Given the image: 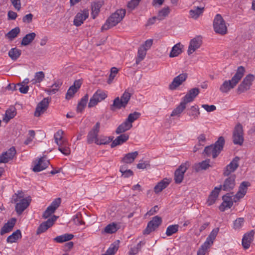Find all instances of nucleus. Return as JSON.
Masks as SVG:
<instances>
[{
	"label": "nucleus",
	"instance_id": "obj_24",
	"mask_svg": "<svg viewBox=\"0 0 255 255\" xmlns=\"http://www.w3.org/2000/svg\"><path fill=\"white\" fill-rule=\"evenodd\" d=\"M171 179L164 178L161 181L158 182L154 188V191L157 194L161 192L164 189L166 188L171 182Z\"/></svg>",
	"mask_w": 255,
	"mask_h": 255
},
{
	"label": "nucleus",
	"instance_id": "obj_18",
	"mask_svg": "<svg viewBox=\"0 0 255 255\" xmlns=\"http://www.w3.org/2000/svg\"><path fill=\"white\" fill-rule=\"evenodd\" d=\"M31 202L30 197L22 199L16 202L15 206V210L17 214L20 215L29 205Z\"/></svg>",
	"mask_w": 255,
	"mask_h": 255
},
{
	"label": "nucleus",
	"instance_id": "obj_46",
	"mask_svg": "<svg viewBox=\"0 0 255 255\" xmlns=\"http://www.w3.org/2000/svg\"><path fill=\"white\" fill-rule=\"evenodd\" d=\"M101 5L99 3H94L92 4V16L95 19L100 12Z\"/></svg>",
	"mask_w": 255,
	"mask_h": 255
},
{
	"label": "nucleus",
	"instance_id": "obj_30",
	"mask_svg": "<svg viewBox=\"0 0 255 255\" xmlns=\"http://www.w3.org/2000/svg\"><path fill=\"white\" fill-rule=\"evenodd\" d=\"M21 238L22 235L21 231L20 230L18 229L7 237L6 242L7 243L10 244L16 243L19 239H20Z\"/></svg>",
	"mask_w": 255,
	"mask_h": 255
},
{
	"label": "nucleus",
	"instance_id": "obj_7",
	"mask_svg": "<svg viewBox=\"0 0 255 255\" xmlns=\"http://www.w3.org/2000/svg\"><path fill=\"white\" fill-rule=\"evenodd\" d=\"M254 80V76L253 75L249 74L247 75L238 86L237 89L238 93L241 94L249 90Z\"/></svg>",
	"mask_w": 255,
	"mask_h": 255
},
{
	"label": "nucleus",
	"instance_id": "obj_62",
	"mask_svg": "<svg viewBox=\"0 0 255 255\" xmlns=\"http://www.w3.org/2000/svg\"><path fill=\"white\" fill-rule=\"evenodd\" d=\"M99 102L96 97H95L94 95L92 96V97L90 99V102L88 103V107L92 108L96 106Z\"/></svg>",
	"mask_w": 255,
	"mask_h": 255
},
{
	"label": "nucleus",
	"instance_id": "obj_21",
	"mask_svg": "<svg viewBox=\"0 0 255 255\" xmlns=\"http://www.w3.org/2000/svg\"><path fill=\"white\" fill-rule=\"evenodd\" d=\"M235 179L236 175L234 174L227 178L222 185V189L226 191H230L233 190L236 185Z\"/></svg>",
	"mask_w": 255,
	"mask_h": 255
},
{
	"label": "nucleus",
	"instance_id": "obj_56",
	"mask_svg": "<svg viewBox=\"0 0 255 255\" xmlns=\"http://www.w3.org/2000/svg\"><path fill=\"white\" fill-rule=\"evenodd\" d=\"M233 205V201H225L220 205L219 209L221 211L224 212L226 208H230Z\"/></svg>",
	"mask_w": 255,
	"mask_h": 255
},
{
	"label": "nucleus",
	"instance_id": "obj_40",
	"mask_svg": "<svg viewBox=\"0 0 255 255\" xmlns=\"http://www.w3.org/2000/svg\"><path fill=\"white\" fill-rule=\"evenodd\" d=\"M147 48H144L143 46H140L138 50L137 57L136 59V64H138L140 61L143 60L146 54Z\"/></svg>",
	"mask_w": 255,
	"mask_h": 255
},
{
	"label": "nucleus",
	"instance_id": "obj_55",
	"mask_svg": "<svg viewBox=\"0 0 255 255\" xmlns=\"http://www.w3.org/2000/svg\"><path fill=\"white\" fill-rule=\"evenodd\" d=\"M61 202V199L60 198H56L54 201H52L49 207H51V209L55 212V210L59 207Z\"/></svg>",
	"mask_w": 255,
	"mask_h": 255
},
{
	"label": "nucleus",
	"instance_id": "obj_39",
	"mask_svg": "<svg viewBox=\"0 0 255 255\" xmlns=\"http://www.w3.org/2000/svg\"><path fill=\"white\" fill-rule=\"evenodd\" d=\"M88 94H86L80 101L78 103L77 107V111L78 112H82L83 110L84 109L85 106L87 105V102L88 101Z\"/></svg>",
	"mask_w": 255,
	"mask_h": 255
},
{
	"label": "nucleus",
	"instance_id": "obj_11",
	"mask_svg": "<svg viewBox=\"0 0 255 255\" xmlns=\"http://www.w3.org/2000/svg\"><path fill=\"white\" fill-rule=\"evenodd\" d=\"M51 98H45L38 103L34 112V116L38 117L43 114L47 110Z\"/></svg>",
	"mask_w": 255,
	"mask_h": 255
},
{
	"label": "nucleus",
	"instance_id": "obj_22",
	"mask_svg": "<svg viewBox=\"0 0 255 255\" xmlns=\"http://www.w3.org/2000/svg\"><path fill=\"white\" fill-rule=\"evenodd\" d=\"M200 90L198 88L190 89L183 98L182 101L186 104L192 102L196 96L199 94Z\"/></svg>",
	"mask_w": 255,
	"mask_h": 255
},
{
	"label": "nucleus",
	"instance_id": "obj_34",
	"mask_svg": "<svg viewBox=\"0 0 255 255\" xmlns=\"http://www.w3.org/2000/svg\"><path fill=\"white\" fill-rule=\"evenodd\" d=\"M36 34L34 32L29 33L25 35L21 40V44L23 46L29 45L35 38Z\"/></svg>",
	"mask_w": 255,
	"mask_h": 255
},
{
	"label": "nucleus",
	"instance_id": "obj_13",
	"mask_svg": "<svg viewBox=\"0 0 255 255\" xmlns=\"http://www.w3.org/2000/svg\"><path fill=\"white\" fill-rule=\"evenodd\" d=\"M58 217L53 215L52 217L48 219L46 221L41 223L38 227L36 231V234L39 235L45 232L49 228L51 227L54 223L57 220Z\"/></svg>",
	"mask_w": 255,
	"mask_h": 255
},
{
	"label": "nucleus",
	"instance_id": "obj_9",
	"mask_svg": "<svg viewBox=\"0 0 255 255\" xmlns=\"http://www.w3.org/2000/svg\"><path fill=\"white\" fill-rule=\"evenodd\" d=\"M89 12L88 9L80 10L75 15L73 24L76 26H79L83 23L84 21L89 17Z\"/></svg>",
	"mask_w": 255,
	"mask_h": 255
},
{
	"label": "nucleus",
	"instance_id": "obj_52",
	"mask_svg": "<svg viewBox=\"0 0 255 255\" xmlns=\"http://www.w3.org/2000/svg\"><path fill=\"white\" fill-rule=\"evenodd\" d=\"M140 116V113H138L137 112H134L133 113L130 114L128 116V117L126 120L127 121V122H129V123H130L132 124V123L134 121H135L136 120H137V119H138L139 118Z\"/></svg>",
	"mask_w": 255,
	"mask_h": 255
},
{
	"label": "nucleus",
	"instance_id": "obj_53",
	"mask_svg": "<svg viewBox=\"0 0 255 255\" xmlns=\"http://www.w3.org/2000/svg\"><path fill=\"white\" fill-rule=\"evenodd\" d=\"M94 95L99 100V102L104 100L107 97L105 92L101 90H97Z\"/></svg>",
	"mask_w": 255,
	"mask_h": 255
},
{
	"label": "nucleus",
	"instance_id": "obj_42",
	"mask_svg": "<svg viewBox=\"0 0 255 255\" xmlns=\"http://www.w3.org/2000/svg\"><path fill=\"white\" fill-rule=\"evenodd\" d=\"M170 12V9L169 7H164L161 10L159 11L157 15V20L160 21L163 20L166 17Z\"/></svg>",
	"mask_w": 255,
	"mask_h": 255
},
{
	"label": "nucleus",
	"instance_id": "obj_27",
	"mask_svg": "<svg viewBox=\"0 0 255 255\" xmlns=\"http://www.w3.org/2000/svg\"><path fill=\"white\" fill-rule=\"evenodd\" d=\"M129 135L128 134L124 133L117 136L116 138L114 140L111 145V147L113 148L117 145H121L126 142L128 139Z\"/></svg>",
	"mask_w": 255,
	"mask_h": 255
},
{
	"label": "nucleus",
	"instance_id": "obj_54",
	"mask_svg": "<svg viewBox=\"0 0 255 255\" xmlns=\"http://www.w3.org/2000/svg\"><path fill=\"white\" fill-rule=\"evenodd\" d=\"M58 150L65 155H68L70 154V149L69 147L68 143H67L63 146H60L58 147Z\"/></svg>",
	"mask_w": 255,
	"mask_h": 255
},
{
	"label": "nucleus",
	"instance_id": "obj_29",
	"mask_svg": "<svg viewBox=\"0 0 255 255\" xmlns=\"http://www.w3.org/2000/svg\"><path fill=\"white\" fill-rule=\"evenodd\" d=\"M204 10V6H194L193 9L189 11V14L191 18L196 19L202 14Z\"/></svg>",
	"mask_w": 255,
	"mask_h": 255
},
{
	"label": "nucleus",
	"instance_id": "obj_36",
	"mask_svg": "<svg viewBox=\"0 0 255 255\" xmlns=\"http://www.w3.org/2000/svg\"><path fill=\"white\" fill-rule=\"evenodd\" d=\"M21 51L17 48H12L8 51V56L13 61H16L20 56Z\"/></svg>",
	"mask_w": 255,
	"mask_h": 255
},
{
	"label": "nucleus",
	"instance_id": "obj_20",
	"mask_svg": "<svg viewBox=\"0 0 255 255\" xmlns=\"http://www.w3.org/2000/svg\"><path fill=\"white\" fill-rule=\"evenodd\" d=\"M250 185V184L248 182L244 181L241 183L239 191L236 193L234 197V201L236 202L238 201L240 199L242 198L246 194L248 187Z\"/></svg>",
	"mask_w": 255,
	"mask_h": 255
},
{
	"label": "nucleus",
	"instance_id": "obj_3",
	"mask_svg": "<svg viewBox=\"0 0 255 255\" xmlns=\"http://www.w3.org/2000/svg\"><path fill=\"white\" fill-rule=\"evenodd\" d=\"M224 144V138L223 136H220L214 144L207 146L205 148L203 154L215 158L223 150Z\"/></svg>",
	"mask_w": 255,
	"mask_h": 255
},
{
	"label": "nucleus",
	"instance_id": "obj_44",
	"mask_svg": "<svg viewBox=\"0 0 255 255\" xmlns=\"http://www.w3.org/2000/svg\"><path fill=\"white\" fill-rule=\"evenodd\" d=\"M188 111H189L188 115L190 117H193L194 118H197L200 114L198 106L197 105L192 106L188 109Z\"/></svg>",
	"mask_w": 255,
	"mask_h": 255
},
{
	"label": "nucleus",
	"instance_id": "obj_6",
	"mask_svg": "<svg viewBox=\"0 0 255 255\" xmlns=\"http://www.w3.org/2000/svg\"><path fill=\"white\" fill-rule=\"evenodd\" d=\"M162 218L158 216H156L152 218L147 225L145 229L143 231L144 235H148L152 231H155L161 224Z\"/></svg>",
	"mask_w": 255,
	"mask_h": 255
},
{
	"label": "nucleus",
	"instance_id": "obj_23",
	"mask_svg": "<svg viewBox=\"0 0 255 255\" xmlns=\"http://www.w3.org/2000/svg\"><path fill=\"white\" fill-rule=\"evenodd\" d=\"M255 232L252 230L246 233L242 239V246L244 249L247 250L250 247L251 244L253 241Z\"/></svg>",
	"mask_w": 255,
	"mask_h": 255
},
{
	"label": "nucleus",
	"instance_id": "obj_57",
	"mask_svg": "<svg viewBox=\"0 0 255 255\" xmlns=\"http://www.w3.org/2000/svg\"><path fill=\"white\" fill-rule=\"evenodd\" d=\"M24 198V194L22 191H18L17 193H15L12 198V201L14 203H16Z\"/></svg>",
	"mask_w": 255,
	"mask_h": 255
},
{
	"label": "nucleus",
	"instance_id": "obj_61",
	"mask_svg": "<svg viewBox=\"0 0 255 255\" xmlns=\"http://www.w3.org/2000/svg\"><path fill=\"white\" fill-rule=\"evenodd\" d=\"M55 212L51 209L49 206L47 208L46 210L44 212L42 215V217L44 219H47L49 217Z\"/></svg>",
	"mask_w": 255,
	"mask_h": 255
},
{
	"label": "nucleus",
	"instance_id": "obj_59",
	"mask_svg": "<svg viewBox=\"0 0 255 255\" xmlns=\"http://www.w3.org/2000/svg\"><path fill=\"white\" fill-rule=\"evenodd\" d=\"M140 0H131L128 3V7L131 10L134 9L139 4Z\"/></svg>",
	"mask_w": 255,
	"mask_h": 255
},
{
	"label": "nucleus",
	"instance_id": "obj_26",
	"mask_svg": "<svg viewBox=\"0 0 255 255\" xmlns=\"http://www.w3.org/2000/svg\"><path fill=\"white\" fill-rule=\"evenodd\" d=\"M16 222V220L15 218H11L8 220L1 229V235H3L11 231L15 225Z\"/></svg>",
	"mask_w": 255,
	"mask_h": 255
},
{
	"label": "nucleus",
	"instance_id": "obj_1",
	"mask_svg": "<svg viewBox=\"0 0 255 255\" xmlns=\"http://www.w3.org/2000/svg\"><path fill=\"white\" fill-rule=\"evenodd\" d=\"M245 72V68L240 66L231 80H226L220 87V91L222 93H228L231 89L234 88L241 80Z\"/></svg>",
	"mask_w": 255,
	"mask_h": 255
},
{
	"label": "nucleus",
	"instance_id": "obj_2",
	"mask_svg": "<svg viewBox=\"0 0 255 255\" xmlns=\"http://www.w3.org/2000/svg\"><path fill=\"white\" fill-rule=\"evenodd\" d=\"M126 9H120L117 10L107 19L106 23L102 26L101 30H108L120 22L126 14Z\"/></svg>",
	"mask_w": 255,
	"mask_h": 255
},
{
	"label": "nucleus",
	"instance_id": "obj_28",
	"mask_svg": "<svg viewBox=\"0 0 255 255\" xmlns=\"http://www.w3.org/2000/svg\"><path fill=\"white\" fill-rule=\"evenodd\" d=\"M16 114V111L15 107H10L5 112V115L3 118L2 121L6 124L11 119H13Z\"/></svg>",
	"mask_w": 255,
	"mask_h": 255
},
{
	"label": "nucleus",
	"instance_id": "obj_64",
	"mask_svg": "<svg viewBox=\"0 0 255 255\" xmlns=\"http://www.w3.org/2000/svg\"><path fill=\"white\" fill-rule=\"evenodd\" d=\"M64 133V132L62 130L59 129L58 130L55 134H54V140L55 142H57V140L61 139L63 138V134Z\"/></svg>",
	"mask_w": 255,
	"mask_h": 255
},
{
	"label": "nucleus",
	"instance_id": "obj_41",
	"mask_svg": "<svg viewBox=\"0 0 255 255\" xmlns=\"http://www.w3.org/2000/svg\"><path fill=\"white\" fill-rule=\"evenodd\" d=\"M179 228L177 224L170 225L167 228L165 234L167 236H171L178 231Z\"/></svg>",
	"mask_w": 255,
	"mask_h": 255
},
{
	"label": "nucleus",
	"instance_id": "obj_48",
	"mask_svg": "<svg viewBox=\"0 0 255 255\" xmlns=\"http://www.w3.org/2000/svg\"><path fill=\"white\" fill-rule=\"evenodd\" d=\"M75 84L76 83H74V85L71 86L68 90L65 97L66 99L69 100L72 98L75 94L77 92V89L76 88Z\"/></svg>",
	"mask_w": 255,
	"mask_h": 255
},
{
	"label": "nucleus",
	"instance_id": "obj_14",
	"mask_svg": "<svg viewBox=\"0 0 255 255\" xmlns=\"http://www.w3.org/2000/svg\"><path fill=\"white\" fill-rule=\"evenodd\" d=\"M188 167L186 164H182L175 170L174 173V180L176 184L181 183L183 179L184 173L187 170Z\"/></svg>",
	"mask_w": 255,
	"mask_h": 255
},
{
	"label": "nucleus",
	"instance_id": "obj_38",
	"mask_svg": "<svg viewBox=\"0 0 255 255\" xmlns=\"http://www.w3.org/2000/svg\"><path fill=\"white\" fill-rule=\"evenodd\" d=\"M119 229V226L115 223L108 225L105 228L103 233L113 234L117 232Z\"/></svg>",
	"mask_w": 255,
	"mask_h": 255
},
{
	"label": "nucleus",
	"instance_id": "obj_58",
	"mask_svg": "<svg viewBox=\"0 0 255 255\" xmlns=\"http://www.w3.org/2000/svg\"><path fill=\"white\" fill-rule=\"evenodd\" d=\"M244 222L243 218H239L237 219L234 223V228L236 230L240 229Z\"/></svg>",
	"mask_w": 255,
	"mask_h": 255
},
{
	"label": "nucleus",
	"instance_id": "obj_50",
	"mask_svg": "<svg viewBox=\"0 0 255 255\" xmlns=\"http://www.w3.org/2000/svg\"><path fill=\"white\" fill-rule=\"evenodd\" d=\"M119 247V243L115 242L111 245L106 253L110 255H114L118 250Z\"/></svg>",
	"mask_w": 255,
	"mask_h": 255
},
{
	"label": "nucleus",
	"instance_id": "obj_35",
	"mask_svg": "<svg viewBox=\"0 0 255 255\" xmlns=\"http://www.w3.org/2000/svg\"><path fill=\"white\" fill-rule=\"evenodd\" d=\"M186 104L182 101L180 104L173 110L172 111L171 116H180V114L186 109Z\"/></svg>",
	"mask_w": 255,
	"mask_h": 255
},
{
	"label": "nucleus",
	"instance_id": "obj_8",
	"mask_svg": "<svg viewBox=\"0 0 255 255\" xmlns=\"http://www.w3.org/2000/svg\"><path fill=\"white\" fill-rule=\"evenodd\" d=\"M233 142L235 144L242 145L244 142L243 127L238 124L235 128L233 132Z\"/></svg>",
	"mask_w": 255,
	"mask_h": 255
},
{
	"label": "nucleus",
	"instance_id": "obj_43",
	"mask_svg": "<svg viewBox=\"0 0 255 255\" xmlns=\"http://www.w3.org/2000/svg\"><path fill=\"white\" fill-rule=\"evenodd\" d=\"M20 32V28L18 27H16L12 29L8 33L5 34V36L10 40H12L16 37Z\"/></svg>",
	"mask_w": 255,
	"mask_h": 255
},
{
	"label": "nucleus",
	"instance_id": "obj_32",
	"mask_svg": "<svg viewBox=\"0 0 255 255\" xmlns=\"http://www.w3.org/2000/svg\"><path fill=\"white\" fill-rule=\"evenodd\" d=\"M183 46L180 43H178L175 44L171 49V51L169 54L170 57H175L178 56L182 52V49Z\"/></svg>",
	"mask_w": 255,
	"mask_h": 255
},
{
	"label": "nucleus",
	"instance_id": "obj_60",
	"mask_svg": "<svg viewBox=\"0 0 255 255\" xmlns=\"http://www.w3.org/2000/svg\"><path fill=\"white\" fill-rule=\"evenodd\" d=\"M33 15L32 13L26 14L22 17V22L25 23H30L32 22Z\"/></svg>",
	"mask_w": 255,
	"mask_h": 255
},
{
	"label": "nucleus",
	"instance_id": "obj_19",
	"mask_svg": "<svg viewBox=\"0 0 255 255\" xmlns=\"http://www.w3.org/2000/svg\"><path fill=\"white\" fill-rule=\"evenodd\" d=\"M49 164V161L46 160L45 157L43 156L39 158L37 161L35 162V165L32 170L35 172H40L46 169Z\"/></svg>",
	"mask_w": 255,
	"mask_h": 255
},
{
	"label": "nucleus",
	"instance_id": "obj_4",
	"mask_svg": "<svg viewBox=\"0 0 255 255\" xmlns=\"http://www.w3.org/2000/svg\"><path fill=\"white\" fill-rule=\"evenodd\" d=\"M131 96V94L129 92V90H126L122 96L121 99L118 97L114 99L113 104L111 105V109L113 110L114 108L118 109L125 108L128 103Z\"/></svg>",
	"mask_w": 255,
	"mask_h": 255
},
{
	"label": "nucleus",
	"instance_id": "obj_12",
	"mask_svg": "<svg viewBox=\"0 0 255 255\" xmlns=\"http://www.w3.org/2000/svg\"><path fill=\"white\" fill-rule=\"evenodd\" d=\"M100 123L97 122L92 129L89 132L87 135V143L91 144L93 142L96 143L98 140V135L100 131Z\"/></svg>",
	"mask_w": 255,
	"mask_h": 255
},
{
	"label": "nucleus",
	"instance_id": "obj_63",
	"mask_svg": "<svg viewBox=\"0 0 255 255\" xmlns=\"http://www.w3.org/2000/svg\"><path fill=\"white\" fill-rule=\"evenodd\" d=\"M219 231V229L218 228L213 229V231L209 235V236L207 237L208 238V240L210 239L214 241Z\"/></svg>",
	"mask_w": 255,
	"mask_h": 255
},
{
	"label": "nucleus",
	"instance_id": "obj_17",
	"mask_svg": "<svg viewBox=\"0 0 255 255\" xmlns=\"http://www.w3.org/2000/svg\"><path fill=\"white\" fill-rule=\"evenodd\" d=\"M240 158L235 157L233 160L228 164L224 169L223 175L225 176H229L232 172H234L239 167V161Z\"/></svg>",
	"mask_w": 255,
	"mask_h": 255
},
{
	"label": "nucleus",
	"instance_id": "obj_45",
	"mask_svg": "<svg viewBox=\"0 0 255 255\" xmlns=\"http://www.w3.org/2000/svg\"><path fill=\"white\" fill-rule=\"evenodd\" d=\"M113 137L111 136L107 137L104 136H100L98 140L96 141V144L98 145L107 144L113 140Z\"/></svg>",
	"mask_w": 255,
	"mask_h": 255
},
{
	"label": "nucleus",
	"instance_id": "obj_31",
	"mask_svg": "<svg viewBox=\"0 0 255 255\" xmlns=\"http://www.w3.org/2000/svg\"><path fill=\"white\" fill-rule=\"evenodd\" d=\"M132 127L131 124L129 123V122H127L126 120L123 123L121 124L116 129V133L117 134H120L123 133L129 129H130Z\"/></svg>",
	"mask_w": 255,
	"mask_h": 255
},
{
	"label": "nucleus",
	"instance_id": "obj_10",
	"mask_svg": "<svg viewBox=\"0 0 255 255\" xmlns=\"http://www.w3.org/2000/svg\"><path fill=\"white\" fill-rule=\"evenodd\" d=\"M188 74L186 73L180 74L175 77L172 82L169 85V89L170 90H174L182 84L187 78Z\"/></svg>",
	"mask_w": 255,
	"mask_h": 255
},
{
	"label": "nucleus",
	"instance_id": "obj_25",
	"mask_svg": "<svg viewBox=\"0 0 255 255\" xmlns=\"http://www.w3.org/2000/svg\"><path fill=\"white\" fill-rule=\"evenodd\" d=\"M138 155L137 151L129 152L126 154L121 160V162L125 164H131Z\"/></svg>",
	"mask_w": 255,
	"mask_h": 255
},
{
	"label": "nucleus",
	"instance_id": "obj_49",
	"mask_svg": "<svg viewBox=\"0 0 255 255\" xmlns=\"http://www.w3.org/2000/svg\"><path fill=\"white\" fill-rule=\"evenodd\" d=\"M45 75L42 71L36 72L35 74L34 78L31 80L33 84L40 83L44 78Z\"/></svg>",
	"mask_w": 255,
	"mask_h": 255
},
{
	"label": "nucleus",
	"instance_id": "obj_37",
	"mask_svg": "<svg viewBox=\"0 0 255 255\" xmlns=\"http://www.w3.org/2000/svg\"><path fill=\"white\" fill-rule=\"evenodd\" d=\"M74 235L71 234H65L63 235L59 236L54 239V241L57 243H63L72 240Z\"/></svg>",
	"mask_w": 255,
	"mask_h": 255
},
{
	"label": "nucleus",
	"instance_id": "obj_33",
	"mask_svg": "<svg viewBox=\"0 0 255 255\" xmlns=\"http://www.w3.org/2000/svg\"><path fill=\"white\" fill-rule=\"evenodd\" d=\"M62 84V82L60 80H57L51 86L50 88L45 89V91L49 95L55 94Z\"/></svg>",
	"mask_w": 255,
	"mask_h": 255
},
{
	"label": "nucleus",
	"instance_id": "obj_47",
	"mask_svg": "<svg viewBox=\"0 0 255 255\" xmlns=\"http://www.w3.org/2000/svg\"><path fill=\"white\" fill-rule=\"evenodd\" d=\"M118 72L119 70L117 68L115 67L111 68L110 70V74L107 80V83L108 84H111L112 83L114 78H115L116 75L118 74Z\"/></svg>",
	"mask_w": 255,
	"mask_h": 255
},
{
	"label": "nucleus",
	"instance_id": "obj_51",
	"mask_svg": "<svg viewBox=\"0 0 255 255\" xmlns=\"http://www.w3.org/2000/svg\"><path fill=\"white\" fill-rule=\"evenodd\" d=\"M73 222L76 225H84L85 222L82 220V214L78 212L73 218Z\"/></svg>",
	"mask_w": 255,
	"mask_h": 255
},
{
	"label": "nucleus",
	"instance_id": "obj_5",
	"mask_svg": "<svg viewBox=\"0 0 255 255\" xmlns=\"http://www.w3.org/2000/svg\"><path fill=\"white\" fill-rule=\"evenodd\" d=\"M213 27L216 33L222 35L227 33V27L225 21L220 14H217L214 19Z\"/></svg>",
	"mask_w": 255,
	"mask_h": 255
},
{
	"label": "nucleus",
	"instance_id": "obj_16",
	"mask_svg": "<svg viewBox=\"0 0 255 255\" xmlns=\"http://www.w3.org/2000/svg\"><path fill=\"white\" fill-rule=\"evenodd\" d=\"M16 154V150L14 146L10 147L1 154V163H6L13 160Z\"/></svg>",
	"mask_w": 255,
	"mask_h": 255
},
{
	"label": "nucleus",
	"instance_id": "obj_15",
	"mask_svg": "<svg viewBox=\"0 0 255 255\" xmlns=\"http://www.w3.org/2000/svg\"><path fill=\"white\" fill-rule=\"evenodd\" d=\"M202 44V37L198 36L192 39L190 42V44L188 49V54L190 55L195 52L197 49L199 48Z\"/></svg>",
	"mask_w": 255,
	"mask_h": 255
}]
</instances>
